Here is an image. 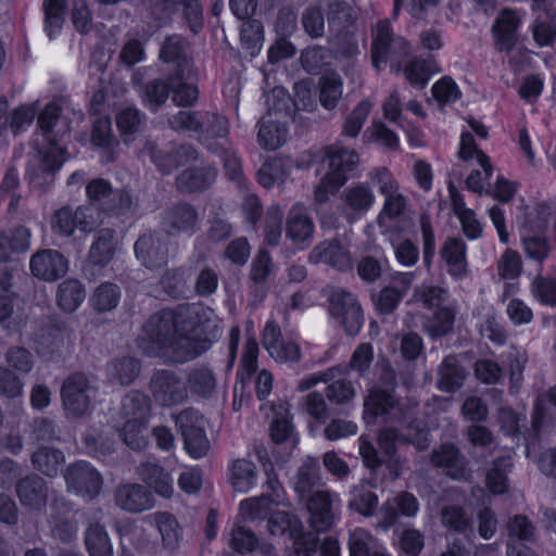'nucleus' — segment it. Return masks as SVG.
<instances>
[{
  "instance_id": "obj_1",
  "label": "nucleus",
  "mask_w": 556,
  "mask_h": 556,
  "mask_svg": "<svg viewBox=\"0 0 556 556\" xmlns=\"http://www.w3.org/2000/svg\"><path fill=\"white\" fill-rule=\"evenodd\" d=\"M213 311L200 303L165 306L142 324L136 344L142 355L184 364L206 353L218 338Z\"/></svg>"
},
{
  "instance_id": "obj_2",
  "label": "nucleus",
  "mask_w": 556,
  "mask_h": 556,
  "mask_svg": "<svg viewBox=\"0 0 556 556\" xmlns=\"http://www.w3.org/2000/svg\"><path fill=\"white\" fill-rule=\"evenodd\" d=\"M409 40L394 33L388 18L379 20L371 38L370 61L372 68L380 73L390 64L391 72L403 75L405 80L415 89H425L430 79L440 72L435 58L413 56Z\"/></svg>"
},
{
  "instance_id": "obj_3",
  "label": "nucleus",
  "mask_w": 556,
  "mask_h": 556,
  "mask_svg": "<svg viewBox=\"0 0 556 556\" xmlns=\"http://www.w3.org/2000/svg\"><path fill=\"white\" fill-rule=\"evenodd\" d=\"M199 213L188 202H177L165 210L163 224L168 231L150 230L141 233L134 244L136 257L148 269H160L168 263L170 233L193 235L197 229Z\"/></svg>"
},
{
  "instance_id": "obj_4",
  "label": "nucleus",
  "mask_w": 556,
  "mask_h": 556,
  "mask_svg": "<svg viewBox=\"0 0 556 556\" xmlns=\"http://www.w3.org/2000/svg\"><path fill=\"white\" fill-rule=\"evenodd\" d=\"M323 161H327L328 170L314 191L318 203L327 202L330 194L339 192L356 169L359 157L356 151L334 143L325 147Z\"/></svg>"
},
{
  "instance_id": "obj_5",
  "label": "nucleus",
  "mask_w": 556,
  "mask_h": 556,
  "mask_svg": "<svg viewBox=\"0 0 556 556\" xmlns=\"http://www.w3.org/2000/svg\"><path fill=\"white\" fill-rule=\"evenodd\" d=\"M169 125L177 131H192L207 138L222 139L229 134L228 122L216 112L180 110Z\"/></svg>"
},
{
  "instance_id": "obj_6",
  "label": "nucleus",
  "mask_w": 556,
  "mask_h": 556,
  "mask_svg": "<svg viewBox=\"0 0 556 556\" xmlns=\"http://www.w3.org/2000/svg\"><path fill=\"white\" fill-rule=\"evenodd\" d=\"M86 197L91 204H98L99 210L111 217H122L128 214L132 205V197L126 189H114L110 180L98 177L86 185Z\"/></svg>"
},
{
  "instance_id": "obj_7",
  "label": "nucleus",
  "mask_w": 556,
  "mask_h": 556,
  "mask_svg": "<svg viewBox=\"0 0 556 556\" xmlns=\"http://www.w3.org/2000/svg\"><path fill=\"white\" fill-rule=\"evenodd\" d=\"M186 453L192 459L204 457L210 450V441L204 429L203 416L194 408L181 410L175 418Z\"/></svg>"
},
{
  "instance_id": "obj_8",
  "label": "nucleus",
  "mask_w": 556,
  "mask_h": 556,
  "mask_svg": "<svg viewBox=\"0 0 556 556\" xmlns=\"http://www.w3.org/2000/svg\"><path fill=\"white\" fill-rule=\"evenodd\" d=\"M152 399L161 407H174L188 400L187 386L173 369H155L148 383Z\"/></svg>"
},
{
  "instance_id": "obj_9",
  "label": "nucleus",
  "mask_w": 556,
  "mask_h": 556,
  "mask_svg": "<svg viewBox=\"0 0 556 556\" xmlns=\"http://www.w3.org/2000/svg\"><path fill=\"white\" fill-rule=\"evenodd\" d=\"M328 311L350 337L359 333L364 324V313L357 299L348 290L336 288L328 298Z\"/></svg>"
},
{
  "instance_id": "obj_10",
  "label": "nucleus",
  "mask_w": 556,
  "mask_h": 556,
  "mask_svg": "<svg viewBox=\"0 0 556 556\" xmlns=\"http://www.w3.org/2000/svg\"><path fill=\"white\" fill-rule=\"evenodd\" d=\"M64 479L70 492L89 500L96 498L103 485L101 473L87 460L71 463L65 469Z\"/></svg>"
},
{
  "instance_id": "obj_11",
  "label": "nucleus",
  "mask_w": 556,
  "mask_h": 556,
  "mask_svg": "<svg viewBox=\"0 0 556 556\" xmlns=\"http://www.w3.org/2000/svg\"><path fill=\"white\" fill-rule=\"evenodd\" d=\"M50 225L54 235L68 238L76 229L85 233L93 231L97 219L94 211L90 206L80 205L73 211L68 205H65L53 213Z\"/></svg>"
},
{
  "instance_id": "obj_12",
  "label": "nucleus",
  "mask_w": 556,
  "mask_h": 556,
  "mask_svg": "<svg viewBox=\"0 0 556 556\" xmlns=\"http://www.w3.org/2000/svg\"><path fill=\"white\" fill-rule=\"evenodd\" d=\"M278 93H282L283 99L275 104V108H269L267 114L260 122L257 142L267 151H274L282 147L288 136V125L286 122H280L271 118V111H289L290 97L287 91L281 88Z\"/></svg>"
},
{
  "instance_id": "obj_13",
  "label": "nucleus",
  "mask_w": 556,
  "mask_h": 556,
  "mask_svg": "<svg viewBox=\"0 0 556 556\" xmlns=\"http://www.w3.org/2000/svg\"><path fill=\"white\" fill-rule=\"evenodd\" d=\"M90 383L83 372L71 374L61 387V400L64 409L73 417L84 416L91 404Z\"/></svg>"
},
{
  "instance_id": "obj_14",
  "label": "nucleus",
  "mask_w": 556,
  "mask_h": 556,
  "mask_svg": "<svg viewBox=\"0 0 556 556\" xmlns=\"http://www.w3.org/2000/svg\"><path fill=\"white\" fill-rule=\"evenodd\" d=\"M521 26L522 18L517 10L502 9L491 28L495 49L498 52H510L518 43Z\"/></svg>"
},
{
  "instance_id": "obj_15",
  "label": "nucleus",
  "mask_w": 556,
  "mask_h": 556,
  "mask_svg": "<svg viewBox=\"0 0 556 556\" xmlns=\"http://www.w3.org/2000/svg\"><path fill=\"white\" fill-rule=\"evenodd\" d=\"M65 334V323L59 318H49L34 336L38 355L49 362L58 361L61 357Z\"/></svg>"
},
{
  "instance_id": "obj_16",
  "label": "nucleus",
  "mask_w": 556,
  "mask_h": 556,
  "mask_svg": "<svg viewBox=\"0 0 556 556\" xmlns=\"http://www.w3.org/2000/svg\"><path fill=\"white\" fill-rule=\"evenodd\" d=\"M262 343L270 357L280 363H298L301 348L292 340H285L280 326L273 319L267 320L262 332Z\"/></svg>"
},
{
  "instance_id": "obj_17",
  "label": "nucleus",
  "mask_w": 556,
  "mask_h": 556,
  "mask_svg": "<svg viewBox=\"0 0 556 556\" xmlns=\"http://www.w3.org/2000/svg\"><path fill=\"white\" fill-rule=\"evenodd\" d=\"M308 525L317 533L329 531L334 525L333 496L325 490L311 493L305 500Z\"/></svg>"
},
{
  "instance_id": "obj_18",
  "label": "nucleus",
  "mask_w": 556,
  "mask_h": 556,
  "mask_svg": "<svg viewBox=\"0 0 556 556\" xmlns=\"http://www.w3.org/2000/svg\"><path fill=\"white\" fill-rule=\"evenodd\" d=\"M29 267L36 278L55 281L66 274L68 262L61 252L47 249L38 251L31 256Z\"/></svg>"
},
{
  "instance_id": "obj_19",
  "label": "nucleus",
  "mask_w": 556,
  "mask_h": 556,
  "mask_svg": "<svg viewBox=\"0 0 556 556\" xmlns=\"http://www.w3.org/2000/svg\"><path fill=\"white\" fill-rule=\"evenodd\" d=\"M509 541L506 545L507 556H538L535 552L521 541H531L535 528L526 515H515L507 522Z\"/></svg>"
},
{
  "instance_id": "obj_20",
  "label": "nucleus",
  "mask_w": 556,
  "mask_h": 556,
  "mask_svg": "<svg viewBox=\"0 0 556 556\" xmlns=\"http://www.w3.org/2000/svg\"><path fill=\"white\" fill-rule=\"evenodd\" d=\"M430 463L441 468L453 480H460L467 473V460L460 450L452 442H444L430 454Z\"/></svg>"
},
{
  "instance_id": "obj_21",
  "label": "nucleus",
  "mask_w": 556,
  "mask_h": 556,
  "mask_svg": "<svg viewBox=\"0 0 556 556\" xmlns=\"http://www.w3.org/2000/svg\"><path fill=\"white\" fill-rule=\"evenodd\" d=\"M309 260L314 263L327 264L342 273H348L353 267L351 253L339 239L318 243L312 250Z\"/></svg>"
},
{
  "instance_id": "obj_22",
  "label": "nucleus",
  "mask_w": 556,
  "mask_h": 556,
  "mask_svg": "<svg viewBox=\"0 0 556 556\" xmlns=\"http://www.w3.org/2000/svg\"><path fill=\"white\" fill-rule=\"evenodd\" d=\"M468 247L459 237H447L440 249V257L447 265V274L454 280H462L468 275Z\"/></svg>"
},
{
  "instance_id": "obj_23",
  "label": "nucleus",
  "mask_w": 556,
  "mask_h": 556,
  "mask_svg": "<svg viewBox=\"0 0 556 556\" xmlns=\"http://www.w3.org/2000/svg\"><path fill=\"white\" fill-rule=\"evenodd\" d=\"M115 502L123 510L142 513L154 506V496L147 486L128 482L117 488Z\"/></svg>"
},
{
  "instance_id": "obj_24",
  "label": "nucleus",
  "mask_w": 556,
  "mask_h": 556,
  "mask_svg": "<svg viewBox=\"0 0 556 556\" xmlns=\"http://www.w3.org/2000/svg\"><path fill=\"white\" fill-rule=\"evenodd\" d=\"M217 177V170L212 165L191 166L176 177L177 189L182 193L202 192L212 187Z\"/></svg>"
},
{
  "instance_id": "obj_25",
  "label": "nucleus",
  "mask_w": 556,
  "mask_h": 556,
  "mask_svg": "<svg viewBox=\"0 0 556 556\" xmlns=\"http://www.w3.org/2000/svg\"><path fill=\"white\" fill-rule=\"evenodd\" d=\"M314 231V222L304 204H293L286 223V236L294 243H304L312 240Z\"/></svg>"
},
{
  "instance_id": "obj_26",
  "label": "nucleus",
  "mask_w": 556,
  "mask_h": 556,
  "mask_svg": "<svg viewBox=\"0 0 556 556\" xmlns=\"http://www.w3.org/2000/svg\"><path fill=\"white\" fill-rule=\"evenodd\" d=\"M397 404L396 393L371 387L364 401L363 418L368 424L376 422L378 418L390 414Z\"/></svg>"
},
{
  "instance_id": "obj_27",
  "label": "nucleus",
  "mask_w": 556,
  "mask_h": 556,
  "mask_svg": "<svg viewBox=\"0 0 556 556\" xmlns=\"http://www.w3.org/2000/svg\"><path fill=\"white\" fill-rule=\"evenodd\" d=\"M138 475L148 488L161 497L170 498L174 494L173 477L157 463L146 462L139 465Z\"/></svg>"
},
{
  "instance_id": "obj_28",
  "label": "nucleus",
  "mask_w": 556,
  "mask_h": 556,
  "mask_svg": "<svg viewBox=\"0 0 556 556\" xmlns=\"http://www.w3.org/2000/svg\"><path fill=\"white\" fill-rule=\"evenodd\" d=\"M31 232L24 225L0 230V264L11 261L12 254L25 253L30 248Z\"/></svg>"
},
{
  "instance_id": "obj_29",
  "label": "nucleus",
  "mask_w": 556,
  "mask_h": 556,
  "mask_svg": "<svg viewBox=\"0 0 556 556\" xmlns=\"http://www.w3.org/2000/svg\"><path fill=\"white\" fill-rule=\"evenodd\" d=\"M16 494L23 506L41 509L47 504L48 489L42 478L29 475L17 482Z\"/></svg>"
},
{
  "instance_id": "obj_30",
  "label": "nucleus",
  "mask_w": 556,
  "mask_h": 556,
  "mask_svg": "<svg viewBox=\"0 0 556 556\" xmlns=\"http://www.w3.org/2000/svg\"><path fill=\"white\" fill-rule=\"evenodd\" d=\"M173 91L172 72L165 77L148 80L142 85L140 97L142 104L152 113L159 112Z\"/></svg>"
},
{
  "instance_id": "obj_31",
  "label": "nucleus",
  "mask_w": 556,
  "mask_h": 556,
  "mask_svg": "<svg viewBox=\"0 0 556 556\" xmlns=\"http://www.w3.org/2000/svg\"><path fill=\"white\" fill-rule=\"evenodd\" d=\"M341 200L349 213L362 217L374 205L375 194L367 182H355L343 190Z\"/></svg>"
},
{
  "instance_id": "obj_32",
  "label": "nucleus",
  "mask_w": 556,
  "mask_h": 556,
  "mask_svg": "<svg viewBox=\"0 0 556 556\" xmlns=\"http://www.w3.org/2000/svg\"><path fill=\"white\" fill-rule=\"evenodd\" d=\"M514 462L509 455L495 457L485 472V486L493 495H503L509 490V473Z\"/></svg>"
},
{
  "instance_id": "obj_33",
  "label": "nucleus",
  "mask_w": 556,
  "mask_h": 556,
  "mask_svg": "<svg viewBox=\"0 0 556 556\" xmlns=\"http://www.w3.org/2000/svg\"><path fill=\"white\" fill-rule=\"evenodd\" d=\"M153 525L162 539V547L174 554L182 540V528L177 518L169 511H155L152 516Z\"/></svg>"
},
{
  "instance_id": "obj_34",
  "label": "nucleus",
  "mask_w": 556,
  "mask_h": 556,
  "mask_svg": "<svg viewBox=\"0 0 556 556\" xmlns=\"http://www.w3.org/2000/svg\"><path fill=\"white\" fill-rule=\"evenodd\" d=\"M116 253L115 232L111 228H101L94 236L88 252V262L97 267L108 266Z\"/></svg>"
},
{
  "instance_id": "obj_35",
  "label": "nucleus",
  "mask_w": 556,
  "mask_h": 556,
  "mask_svg": "<svg viewBox=\"0 0 556 556\" xmlns=\"http://www.w3.org/2000/svg\"><path fill=\"white\" fill-rule=\"evenodd\" d=\"M40 168L45 174L54 176L67 160V150L56 138L43 139V143L36 148Z\"/></svg>"
},
{
  "instance_id": "obj_36",
  "label": "nucleus",
  "mask_w": 556,
  "mask_h": 556,
  "mask_svg": "<svg viewBox=\"0 0 556 556\" xmlns=\"http://www.w3.org/2000/svg\"><path fill=\"white\" fill-rule=\"evenodd\" d=\"M141 367V362L136 356L123 355L108 364V375L113 382L128 387L139 377Z\"/></svg>"
},
{
  "instance_id": "obj_37",
  "label": "nucleus",
  "mask_w": 556,
  "mask_h": 556,
  "mask_svg": "<svg viewBox=\"0 0 556 556\" xmlns=\"http://www.w3.org/2000/svg\"><path fill=\"white\" fill-rule=\"evenodd\" d=\"M228 476L236 492L248 493L257 483L256 466L245 458L233 459L228 466Z\"/></svg>"
},
{
  "instance_id": "obj_38",
  "label": "nucleus",
  "mask_w": 556,
  "mask_h": 556,
  "mask_svg": "<svg viewBox=\"0 0 556 556\" xmlns=\"http://www.w3.org/2000/svg\"><path fill=\"white\" fill-rule=\"evenodd\" d=\"M86 299L85 285L77 278H66L58 287L55 301L65 313L76 312Z\"/></svg>"
},
{
  "instance_id": "obj_39",
  "label": "nucleus",
  "mask_w": 556,
  "mask_h": 556,
  "mask_svg": "<svg viewBox=\"0 0 556 556\" xmlns=\"http://www.w3.org/2000/svg\"><path fill=\"white\" fill-rule=\"evenodd\" d=\"M67 10L68 0H43V30L50 40L61 35Z\"/></svg>"
},
{
  "instance_id": "obj_40",
  "label": "nucleus",
  "mask_w": 556,
  "mask_h": 556,
  "mask_svg": "<svg viewBox=\"0 0 556 556\" xmlns=\"http://www.w3.org/2000/svg\"><path fill=\"white\" fill-rule=\"evenodd\" d=\"M466 379V370L454 356H446L440 368L437 388L446 393L458 391Z\"/></svg>"
},
{
  "instance_id": "obj_41",
  "label": "nucleus",
  "mask_w": 556,
  "mask_h": 556,
  "mask_svg": "<svg viewBox=\"0 0 556 556\" xmlns=\"http://www.w3.org/2000/svg\"><path fill=\"white\" fill-rule=\"evenodd\" d=\"M343 92V79L336 71L325 72L318 79V99L320 105L332 111L337 108Z\"/></svg>"
},
{
  "instance_id": "obj_42",
  "label": "nucleus",
  "mask_w": 556,
  "mask_h": 556,
  "mask_svg": "<svg viewBox=\"0 0 556 556\" xmlns=\"http://www.w3.org/2000/svg\"><path fill=\"white\" fill-rule=\"evenodd\" d=\"M258 343L254 338L247 339L240 363L237 368L236 379L244 390L256 376L258 369Z\"/></svg>"
},
{
  "instance_id": "obj_43",
  "label": "nucleus",
  "mask_w": 556,
  "mask_h": 556,
  "mask_svg": "<svg viewBox=\"0 0 556 556\" xmlns=\"http://www.w3.org/2000/svg\"><path fill=\"white\" fill-rule=\"evenodd\" d=\"M84 543L89 556H113V544L105 527L99 522L88 525Z\"/></svg>"
},
{
  "instance_id": "obj_44",
  "label": "nucleus",
  "mask_w": 556,
  "mask_h": 556,
  "mask_svg": "<svg viewBox=\"0 0 556 556\" xmlns=\"http://www.w3.org/2000/svg\"><path fill=\"white\" fill-rule=\"evenodd\" d=\"M456 319V311L452 306L438 307L426 317L425 329L428 336L433 339H441L453 331Z\"/></svg>"
},
{
  "instance_id": "obj_45",
  "label": "nucleus",
  "mask_w": 556,
  "mask_h": 556,
  "mask_svg": "<svg viewBox=\"0 0 556 556\" xmlns=\"http://www.w3.org/2000/svg\"><path fill=\"white\" fill-rule=\"evenodd\" d=\"M64 462V453L61 450L51 446H39L31 454V464L34 468L50 478L58 475Z\"/></svg>"
},
{
  "instance_id": "obj_46",
  "label": "nucleus",
  "mask_w": 556,
  "mask_h": 556,
  "mask_svg": "<svg viewBox=\"0 0 556 556\" xmlns=\"http://www.w3.org/2000/svg\"><path fill=\"white\" fill-rule=\"evenodd\" d=\"M188 269L178 266L167 269L160 278V286L164 293L170 299L180 300L189 298Z\"/></svg>"
},
{
  "instance_id": "obj_47",
  "label": "nucleus",
  "mask_w": 556,
  "mask_h": 556,
  "mask_svg": "<svg viewBox=\"0 0 556 556\" xmlns=\"http://www.w3.org/2000/svg\"><path fill=\"white\" fill-rule=\"evenodd\" d=\"M173 101L177 106L188 108L194 105L199 98V88L195 84L187 83L182 68L172 72Z\"/></svg>"
},
{
  "instance_id": "obj_48",
  "label": "nucleus",
  "mask_w": 556,
  "mask_h": 556,
  "mask_svg": "<svg viewBox=\"0 0 556 556\" xmlns=\"http://www.w3.org/2000/svg\"><path fill=\"white\" fill-rule=\"evenodd\" d=\"M123 409L129 419L149 422L152 410L151 397L141 390H131L123 399Z\"/></svg>"
},
{
  "instance_id": "obj_49",
  "label": "nucleus",
  "mask_w": 556,
  "mask_h": 556,
  "mask_svg": "<svg viewBox=\"0 0 556 556\" xmlns=\"http://www.w3.org/2000/svg\"><path fill=\"white\" fill-rule=\"evenodd\" d=\"M121 296L122 292L116 283L104 281L94 289L90 304L96 312L106 313L117 307Z\"/></svg>"
},
{
  "instance_id": "obj_50",
  "label": "nucleus",
  "mask_w": 556,
  "mask_h": 556,
  "mask_svg": "<svg viewBox=\"0 0 556 556\" xmlns=\"http://www.w3.org/2000/svg\"><path fill=\"white\" fill-rule=\"evenodd\" d=\"M187 41L178 34L165 37L160 48L159 59L165 64H173L176 68H182L187 61Z\"/></svg>"
},
{
  "instance_id": "obj_51",
  "label": "nucleus",
  "mask_w": 556,
  "mask_h": 556,
  "mask_svg": "<svg viewBox=\"0 0 556 556\" xmlns=\"http://www.w3.org/2000/svg\"><path fill=\"white\" fill-rule=\"evenodd\" d=\"M167 5L181 7V15L190 31L198 35L204 27L201 0H162Z\"/></svg>"
},
{
  "instance_id": "obj_52",
  "label": "nucleus",
  "mask_w": 556,
  "mask_h": 556,
  "mask_svg": "<svg viewBox=\"0 0 556 556\" xmlns=\"http://www.w3.org/2000/svg\"><path fill=\"white\" fill-rule=\"evenodd\" d=\"M457 156L463 162H469L473 159L477 160L478 165L484 172L490 173L491 159L490 156L479 149L475 136L468 131L463 130L460 134L459 149Z\"/></svg>"
},
{
  "instance_id": "obj_53",
  "label": "nucleus",
  "mask_w": 556,
  "mask_h": 556,
  "mask_svg": "<svg viewBox=\"0 0 556 556\" xmlns=\"http://www.w3.org/2000/svg\"><path fill=\"white\" fill-rule=\"evenodd\" d=\"M327 21L329 30L336 31L352 28L356 16L346 1L334 0L328 3Z\"/></svg>"
},
{
  "instance_id": "obj_54",
  "label": "nucleus",
  "mask_w": 556,
  "mask_h": 556,
  "mask_svg": "<svg viewBox=\"0 0 556 556\" xmlns=\"http://www.w3.org/2000/svg\"><path fill=\"white\" fill-rule=\"evenodd\" d=\"M545 18H536L532 26V36L535 43L543 48L552 46L556 40V11L553 8L540 10Z\"/></svg>"
},
{
  "instance_id": "obj_55",
  "label": "nucleus",
  "mask_w": 556,
  "mask_h": 556,
  "mask_svg": "<svg viewBox=\"0 0 556 556\" xmlns=\"http://www.w3.org/2000/svg\"><path fill=\"white\" fill-rule=\"evenodd\" d=\"M187 392L206 397L208 396L216 384L213 371L207 367H198L189 371L186 380Z\"/></svg>"
},
{
  "instance_id": "obj_56",
  "label": "nucleus",
  "mask_w": 556,
  "mask_h": 556,
  "mask_svg": "<svg viewBox=\"0 0 556 556\" xmlns=\"http://www.w3.org/2000/svg\"><path fill=\"white\" fill-rule=\"evenodd\" d=\"M287 177L288 170L280 157L265 161L256 173L257 182L265 189H270L275 184L285 181Z\"/></svg>"
},
{
  "instance_id": "obj_57",
  "label": "nucleus",
  "mask_w": 556,
  "mask_h": 556,
  "mask_svg": "<svg viewBox=\"0 0 556 556\" xmlns=\"http://www.w3.org/2000/svg\"><path fill=\"white\" fill-rule=\"evenodd\" d=\"M90 141L93 147L110 152L112 155L110 161H114L115 140L112 131L111 119L109 117H100L93 122Z\"/></svg>"
},
{
  "instance_id": "obj_58",
  "label": "nucleus",
  "mask_w": 556,
  "mask_h": 556,
  "mask_svg": "<svg viewBox=\"0 0 556 556\" xmlns=\"http://www.w3.org/2000/svg\"><path fill=\"white\" fill-rule=\"evenodd\" d=\"M371 104L368 100H361L346 115L342 125L343 137L356 138L370 113Z\"/></svg>"
},
{
  "instance_id": "obj_59",
  "label": "nucleus",
  "mask_w": 556,
  "mask_h": 556,
  "mask_svg": "<svg viewBox=\"0 0 556 556\" xmlns=\"http://www.w3.org/2000/svg\"><path fill=\"white\" fill-rule=\"evenodd\" d=\"M144 119L146 114L136 106H127L115 115L116 128L124 138L137 134Z\"/></svg>"
},
{
  "instance_id": "obj_60",
  "label": "nucleus",
  "mask_w": 556,
  "mask_h": 556,
  "mask_svg": "<svg viewBox=\"0 0 556 556\" xmlns=\"http://www.w3.org/2000/svg\"><path fill=\"white\" fill-rule=\"evenodd\" d=\"M441 521L445 528L456 533H465L471 527V520L465 508L456 504L442 508Z\"/></svg>"
},
{
  "instance_id": "obj_61",
  "label": "nucleus",
  "mask_w": 556,
  "mask_h": 556,
  "mask_svg": "<svg viewBox=\"0 0 556 556\" xmlns=\"http://www.w3.org/2000/svg\"><path fill=\"white\" fill-rule=\"evenodd\" d=\"M431 93L439 105H450L462 98V91L451 76H443L431 87Z\"/></svg>"
},
{
  "instance_id": "obj_62",
  "label": "nucleus",
  "mask_w": 556,
  "mask_h": 556,
  "mask_svg": "<svg viewBox=\"0 0 556 556\" xmlns=\"http://www.w3.org/2000/svg\"><path fill=\"white\" fill-rule=\"evenodd\" d=\"M377 544L374 535L363 528L350 532L348 547L350 556H371Z\"/></svg>"
},
{
  "instance_id": "obj_63",
  "label": "nucleus",
  "mask_w": 556,
  "mask_h": 556,
  "mask_svg": "<svg viewBox=\"0 0 556 556\" xmlns=\"http://www.w3.org/2000/svg\"><path fill=\"white\" fill-rule=\"evenodd\" d=\"M329 43L337 54L343 58H353L358 54V41L355 33L350 29L330 31Z\"/></svg>"
},
{
  "instance_id": "obj_64",
  "label": "nucleus",
  "mask_w": 556,
  "mask_h": 556,
  "mask_svg": "<svg viewBox=\"0 0 556 556\" xmlns=\"http://www.w3.org/2000/svg\"><path fill=\"white\" fill-rule=\"evenodd\" d=\"M531 293L541 305L556 307V278L538 275L531 283Z\"/></svg>"
}]
</instances>
